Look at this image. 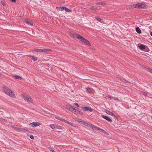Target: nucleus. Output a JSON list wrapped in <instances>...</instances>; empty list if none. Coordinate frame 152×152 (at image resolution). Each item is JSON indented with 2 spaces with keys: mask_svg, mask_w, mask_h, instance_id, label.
Here are the masks:
<instances>
[{
  "mask_svg": "<svg viewBox=\"0 0 152 152\" xmlns=\"http://www.w3.org/2000/svg\"><path fill=\"white\" fill-rule=\"evenodd\" d=\"M73 37L75 38H77L82 42H83L89 46H91V43L86 38L81 36L80 35L75 34L73 35Z\"/></svg>",
  "mask_w": 152,
  "mask_h": 152,
  "instance_id": "1",
  "label": "nucleus"
},
{
  "mask_svg": "<svg viewBox=\"0 0 152 152\" xmlns=\"http://www.w3.org/2000/svg\"><path fill=\"white\" fill-rule=\"evenodd\" d=\"M4 92L6 94L12 97H15V96L14 93L8 88L4 86L3 88Z\"/></svg>",
  "mask_w": 152,
  "mask_h": 152,
  "instance_id": "2",
  "label": "nucleus"
},
{
  "mask_svg": "<svg viewBox=\"0 0 152 152\" xmlns=\"http://www.w3.org/2000/svg\"><path fill=\"white\" fill-rule=\"evenodd\" d=\"M146 6V5L145 4L138 3L136 4H134L132 5L133 8H137L141 9L145 8Z\"/></svg>",
  "mask_w": 152,
  "mask_h": 152,
  "instance_id": "3",
  "label": "nucleus"
},
{
  "mask_svg": "<svg viewBox=\"0 0 152 152\" xmlns=\"http://www.w3.org/2000/svg\"><path fill=\"white\" fill-rule=\"evenodd\" d=\"M91 126H92V129L93 130L94 129H95V130H99V131H100V132H101L104 133V134H105L107 135H109V134L107 132H106V131H104L103 129H102L96 126H94V125H92Z\"/></svg>",
  "mask_w": 152,
  "mask_h": 152,
  "instance_id": "4",
  "label": "nucleus"
},
{
  "mask_svg": "<svg viewBox=\"0 0 152 152\" xmlns=\"http://www.w3.org/2000/svg\"><path fill=\"white\" fill-rule=\"evenodd\" d=\"M50 50L48 49H35L34 51L35 52H47L49 51Z\"/></svg>",
  "mask_w": 152,
  "mask_h": 152,
  "instance_id": "5",
  "label": "nucleus"
},
{
  "mask_svg": "<svg viewBox=\"0 0 152 152\" xmlns=\"http://www.w3.org/2000/svg\"><path fill=\"white\" fill-rule=\"evenodd\" d=\"M65 108L70 111H73L75 109L74 107L70 105H66V106Z\"/></svg>",
  "mask_w": 152,
  "mask_h": 152,
  "instance_id": "6",
  "label": "nucleus"
},
{
  "mask_svg": "<svg viewBox=\"0 0 152 152\" xmlns=\"http://www.w3.org/2000/svg\"><path fill=\"white\" fill-rule=\"evenodd\" d=\"M23 20V21L25 22L26 24L31 26H33V25L34 23L32 20H29L26 19H24Z\"/></svg>",
  "mask_w": 152,
  "mask_h": 152,
  "instance_id": "7",
  "label": "nucleus"
},
{
  "mask_svg": "<svg viewBox=\"0 0 152 152\" xmlns=\"http://www.w3.org/2000/svg\"><path fill=\"white\" fill-rule=\"evenodd\" d=\"M40 125L39 123L37 122H34L29 124V125L33 127H35Z\"/></svg>",
  "mask_w": 152,
  "mask_h": 152,
  "instance_id": "8",
  "label": "nucleus"
},
{
  "mask_svg": "<svg viewBox=\"0 0 152 152\" xmlns=\"http://www.w3.org/2000/svg\"><path fill=\"white\" fill-rule=\"evenodd\" d=\"M101 117L103 118L107 121H108L110 122H111L112 121V120L108 117L104 115H102Z\"/></svg>",
  "mask_w": 152,
  "mask_h": 152,
  "instance_id": "9",
  "label": "nucleus"
},
{
  "mask_svg": "<svg viewBox=\"0 0 152 152\" xmlns=\"http://www.w3.org/2000/svg\"><path fill=\"white\" fill-rule=\"evenodd\" d=\"M27 56L30 57L31 59H32L34 61H36L38 59V58L35 56H32L31 55H27Z\"/></svg>",
  "mask_w": 152,
  "mask_h": 152,
  "instance_id": "10",
  "label": "nucleus"
},
{
  "mask_svg": "<svg viewBox=\"0 0 152 152\" xmlns=\"http://www.w3.org/2000/svg\"><path fill=\"white\" fill-rule=\"evenodd\" d=\"M75 112L77 113L78 114H79L81 115L83 114V113L81 112V110L78 108H77V109H75Z\"/></svg>",
  "mask_w": 152,
  "mask_h": 152,
  "instance_id": "11",
  "label": "nucleus"
},
{
  "mask_svg": "<svg viewBox=\"0 0 152 152\" xmlns=\"http://www.w3.org/2000/svg\"><path fill=\"white\" fill-rule=\"evenodd\" d=\"M145 46H146L144 45L140 44V45L139 46V47L140 49L141 50H143L145 49Z\"/></svg>",
  "mask_w": 152,
  "mask_h": 152,
  "instance_id": "12",
  "label": "nucleus"
},
{
  "mask_svg": "<svg viewBox=\"0 0 152 152\" xmlns=\"http://www.w3.org/2000/svg\"><path fill=\"white\" fill-rule=\"evenodd\" d=\"M105 112L107 114L109 115H110L112 116H115V115L112 112H110V111L107 110H105Z\"/></svg>",
  "mask_w": 152,
  "mask_h": 152,
  "instance_id": "13",
  "label": "nucleus"
},
{
  "mask_svg": "<svg viewBox=\"0 0 152 152\" xmlns=\"http://www.w3.org/2000/svg\"><path fill=\"white\" fill-rule=\"evenodd\" d=\"M135 30L138 34H140L141 33V30L138 27H137L135 28Z\"/></svg>",
  "mask_w": 152,
  "mask_h": 152,
  "instance_id": "14",
  "label": "nucleus"
},
{
  "mask_svg": "<svg viewBox=\"0 0 152 152\" xmlns=\"http://www.w3.org/2000/svg\"><path fill=\"white\" fill-rule=\"evenodd\" d=\"M28 130V129L26 128H19V131H22V132H26Z\"/></svg>",
  "mask_w": 152,
  "mask_h": 152,
  "instance_id": "15",
  "label": "nucleus"
},
{
  "mask_svg": "<svg viewBox=\"0 0 152 152\" xmlns=\"http://www.w3.org/2000/svg\"><path fill=\"white\" fill-rule=\"evenodd\" d=\"M95 19H96V20L100 22V23H102V22H103V20L102 19L99 18H98V17H95Z\"/></svg>",
  "mask_w": 152,
  "mask_h": 152,
  "instance_id": "16",
  "label": "nucleus"
},
{
  "mask_svg": "<svg viewBox=\"0 0 152 152\" xmlns=\"http://www.w3.org/2000/svg\"><path fill=\"white\" fill-rule=\"evenodd\" d=\"M119 79L121 81L124 83H128V81L127 80H126L124 78H119Z\"/></svg>",
  "mask_w": 152,
  "mask_h": 152,
  "instance_id": "17",
  "label": "nucleus"
},
{
  "mask_svg": "<svg viewBox=\"0 0 152 152\" xmlns=\"http://www.w3.org/2000/svg\"><path fill=\"white\" fill-rule=\"evenodd\" d=\"M96 4H100L102 5H104L106 4V3L105 2H96Z\"/></svg>",
  "mask_w": 152,
  "mask_h": 152,
  "instance_id": "18",
  "label": "nucleus"
},
{
  "mask_svg": "<svg viewBox=\"0 0 152 152\" xmlns=\"http://www.w3.org/2000/svg\"><path fill=\"white\" fill-rule=\"evenodd\" d=\"M90 9L94 10H98V8L96 6H94L91 7Z\"/></svg>",
  "mask_w": 152,
  "mask_h": 152,
  "instance_id": "19",
  "label": "nucleus"
},
{
  "mask_svg": "<svg viewBox=\"0 0 152 152\" xmlns=\"http://www.w3.org/2000/svg\"><path fill=\"white\" fill-rule=\"evenodd\" d=\"M15 78L17 79H22V78L21 77L18 75H15L13 76Z\"/></svg>",
  "mask_w": 152,
  "mask_h": 152,
  "instance_id": "20",
  "label": "nucleus"
},
{
  "mask_svg": "<svg viewBox=\"0 0 152 152\" xmlns=\"http://www.w3.org/2000/svg\"><path fill=\"white\" fill-rule=\"evenodd\" d=\"M81 109L85 111H87L89 109V107H81Z\"/></svg>",
  "mask_w": 152,
  "mask_h": 152,
  "instance_id": "21",
  "label": "nucleus"
},
{
  "mask_svg": "<svg viewBox=\"0 0 152 152\" xmlns=\"http://www.w3.org/2000/svg\"><path fill=\"white\" fill-rule=\"evenodd\" d=\"M65 11L68 12H72V10H70L68 8H66V7H65V9L64 10Z\"/></svg>",
  "mask_w": 152,
  "mask_h": 152,
  "instance_id": "22",
  "label": "nucleus"
},
{
  "mask_svg": "<svg viewBox=\"0 0 152 152\" xmlns=\"http://www.w3.org/2000/svg\"><path fill=\"white\" fill-rule=\"evenodd\" d=\"M92 90V89L91 88H88L87 90V91L89 93H91Z\"/></svg>",
  "mask_w": 152,
  "mask_h": 152,
  "instance_id": "23",
  "label": "nucleus"
},
{
  "mask_svg": "<svg viewBox=\"0 0 152 152\" xmlns=\"http://www.w3.org/2000/svg\"><path fill=\"white\" fill-rule=\"evenodd\" d=\"M49 151L51 152H56L53 149V148L50 147H49Z\"/></svg>",
  "mask_w": 152,
  "mask_h": 152,
  "instance_id": "24",
  "label": "nucleus"
},
{
  "mask_svg": "<svg viewBox=\"0 0 152 152\" xmlns=\"http://www.w3.org/2000/svg\"><path fill=\"white\" fill-rule=\"evenodd\" d=\"M50 127L53 129H56V126H55L54 124L50 125Z\"/></svg>",
  "mask_w": 152,
  "mask_h": 152,
  "instance_id": "25",
  "label": "nucleus"
},
{
  "mask_svg": "<svg viewBox=\"0 0 152 152\" xmlns=\"http://www.w3.org/2000/svg\"><path fill=\"white\" fill-rule=\"evenodd\" d=\"M55 118L58 120H60L61 121H63V119L61 118L59 116H55Z\"/></svg>",
  "mask_w": 152,
  "mask_h": 152,
  "instance_id": "26",
  "label": "nucleus"
},
{
  "mask_svg": "<svg viewBox=\"0 0 152 152\" xmlns=\"http://www.w3.org/2000/svg\"><path fill=\"white\" fill-rule=\"evenodd\" d=\"M28 97H29V96H23V98L25 100L27 101L28 99Z\"/></svg>",
  "mask_w": 152,
  "mask_h": 152,
  "instance_id": "27",
  "label": "nucleus"
},
{
  "mask_svg": "<svg viewBox=\"0 0 152 152\" xmlns=\"http://www.w3.org/2000/svg\"><path fill=\"white\" fill-rule=\"evenodd\" d=\"M56 129H62V126H61L59 125H56Z\"/></svg>",
  "mask_w": 152,
  "mask_h": 152,
  "instance_id": "28",
  "label": "nucleus"
},
{
  "mask_svg": "<svg viewBox=\"0 0 152 152\" xmlns=\"http://www.w3.org/2000/svg\"><path fill=\"white\" fill-rule=\"evenodd\" d=\"M70 124L72 126H73V127H78V126H77L76 124H74V123H71L70 122V124Z\"/></svg>",
  "mask_w": 152,
  "mask_h": 152,
  "instance_id": "29",
  "label": "nucleus"
},
{
  "mask_svg": "<svg viewBox=\"0 0 152 152\" xmlns=\"http://www.w3.org/2000/svg\"><path fill=\"white\" fill-rule=\"evenodd\" d=\"M63 120L62 121L64 122H65V123H67L68 124H70V122H69V121H67L66 120H65L64 119H63Z\"/></svg>",
  "mask_w": 152,
  "mask_h": 152,
  "instance_id": "30",
  "label": "nucleus"
},
{
  "mask_svg": "<svg viewBox=\"0 0 152 152\" xmlns=\"http://www.w3.org/2000/svg\"><path fill=\"white\" fill-rule=\"evenodd\" d=\"M65 7H63V6L60 7H59V8L61 9V11H62L63 10H65Z\"/></svg>",
  "mask_w": 152,
  "mask_h": 152,
  "instance_id": "31",
  "label": "nucleus"
},
{
  "mask_svg": "<svg viewBox=\"0 0 152 152\" xmlns=\"http://www.w3.org/2000/svg\"><path fill=\"white\" fill-rule=\"evenodd\" d=\"M75 120L76 121H78L79 122H82H82H83V120H82L81 119H79V118L76 119Z\"/></svg>",
  "mask_w": 152,
  "mask_h": 152,
  "instance_id": "32",
  "label": "nucleus"
},
{
  "mask_svg": "<svg viewBox=\"0 0 152 152\" xmlns=\"http://www.w3.org/2000/svg\"><path fill=\"white\" fill-rule=\"evenodd\" d=\"M147 69L148 71L149 72L152 73V69L149 68H147Z\"/></svg>",
  "mask_w": 152,
  "mask_h": 152,
  "instance_id": "33",
  "label": "nucleus"
},
{
  "mask_svg": "<svg viewBox=\"0 0 152 152\" xmlns=\"http://www.w3.org/2000/svg\"><path fill=\"white\" fill-rule=\"evenodd\" d=\"M82 123L83 124L85 125V126H88V125H89L88 123L86 122L83 121V122H82Z\"/></svg>",
  "mask_w": 152,
  "mask_h": 152,
  "instance_id": "34",
  "label": "nucleus"
},
{
  "mask_svg": "<svg viewBox=\"0 0 152 152\" xmlns=\"http://www.w3.org/2000/svg\"><path fill=\"white\" fill-rule=\"evenodd\" d=\"M142 94L145 96H147L148 93L146 92H142Z\"/></svg>",
  "mask_w": 152,
  "mask_h": 152,
  "instance_id": "35",
  "label": "nucleus"
},
{
  "mask_svg": "<svg viewBox=\"0 0 152 152\" xmlns=\"http://www.w3.org/2000/svg\"><path fill=\"white\" fill-rule=\"evenodd\" d=\"M28 100L27 101H29V102H31L33 101L32 99L31 98H30V97H28Z\"/></svg>",
  "mask_w": 152,
  "mask_h": 152,
  "instance_id": "36",
  "label": "nucleus"
},
{
  "mask_svg": "<svg viewBox=\"0 0 152 152\" xmlns=\"http://www.w3.org/2000/svg\"><path fill=\"white\" fill-rule=\"evenodd\" d=\"M1 3L3 6H5L6 5V4L5 2L3 1H1Z\"/></svg>",
  "mask_w": 152,
  "mask_h": 152,
  "instance_id": "37",
  "label": "nucleus"
},
{
  "mask_svg": "<svg viewBox=\"0 0 152 152\" xmlns=\"http://www.w3.org/2000/svg\"><path fill=\"white\" fill-rule=\"evenodd\" d=\"M30 138L31 139H34V136L33 135H31L29 136Z\"/></svg>",
  "mask_w": 152,
  "mask_h": 152,
  "instance_id": "38",
  "label": "nucleus"
},
{
  "mask_svg": "<svg viewBox=\"0 0 152 152\" xmlns=\"http://www.w3.org/2000/svg\"><path fill=\"white\" fill-rule=\"evenodd\" d=\"M74 104L75 105L77 106V107H79V105L77 103H74Z\"/></svg>",
  "mask_w": 152,
  "mask_h": 152,
  "instance_id": "39",
  "label": "nucleus"
},
{
  "mask_svg": "<svg viewBox=\"0 0 152 152\" xmlns=\"http://www.w3.org/2000/svg\"><path fill=\"white\" fill-rule=\"evenodd\" d=\"M13 128H14V129L16 130H18L19 131V128L13 127Z\"/></svg>",
  "mask_w": 152,
  "mask_h": 152,
  "instance_id": "40",
  "label": "nucleus"
},
{
  "mask_svg": "<svg viewBox=\"0 0 152 152\" xmlns=\"http://www.w3.org/2000/svg\"><path fill=\"white\" fill-rule=\"evenodd\" d=\"M88 110H89L90 112H92L93 111V109L89 107V109Z\"/></svg>",
  "mask_w": 152,
  "mask_h": 152,
  "instance_id": "41",
  "label": "nucleus"
},
{
  "mask_svg": "<svg viewBox=\"0 0 152 152\" xmlns=\"http://www.w3.org/2000/svg\"><path fill=\"white\" fill-rule=\"evenodd\" d=\"M114 117V118L115 120L118 119L117 117L115 115V116H113Z\"/></svg>",
  "mask_w": 152,
  "mask_h": 152,
  "instance_id": "42",
  "label": "nucleus"
},
{
  "mask_svg": "<svg viewBox=\"0 0 152 152\" xmlns=\"http://www.w3.org/2000/svg\"><path fill=\"white\" fill-rule=\"evenodd\" d=\"M150 34L151 36L152 37V32H150Z\"/></svg>",
  "mask_w": 152,
  "mask_h": 152,
  "instance_id": "43",
  "label": "nucleus"
},
{
  "mask_svg": "<svg viewBox=\"0 0 152 152\" xmlns=\"http://www.w3.org/2000/svg\"><path fill=\"white\" fill-rule=\"evenodd\" d=\"M1 73H0V76H1Z\"/></svg>",
  "mask_w": 152,
  "mask_h": 152,
  "instance_id": "44",
  "label": "nucleus"
}]
</instances>
